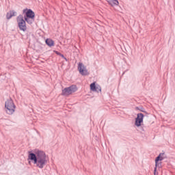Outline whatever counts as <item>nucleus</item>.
I'll return each instance as SVG.
<instances>
[{
	"mask_svg": "<svg viewBox=\"0 0 175 175\" xmlns=\"http://www.w3.org/2000/svg\"><path fill=\"white\" fill-rule=\"evenodd\" d=\"M27 161L29 164L33 162L39 169H43L45 165H47V157L46 152L40 150H36L34 152L32 151L28 152Z\"/></svg>",
	"mask_w": 175,
	"mask_h": 175,
	"instance_id": "nucleus-1",
	"label": "nucleus"
},
{
	"mask_svg": "<svg viewBox=\"0 0 175 175\" xmlns=\"http://www.w3.org/2000/svg\"><path fill=\"white\" fill-rule=\"evenodd\" d=\"M23 13L25 14L24 18L29 25L35 23V12L31 9H24Z\"/></svg>",
	"mask_w": 175,
	"mask_h": 175,
	"instance_id": "nucleus-2",
	"label": "nucleus"
},
{
	"mask_svg": "<svg viewBox=\"0 0 175 175\" xmlns=\"http://www.w3.org/2000/svg\"><path fill=\"white\" fill-rule=\"evenodd\" d=\"M6 114L9 116H12L16 111V105H14V102L12 98L8 99L5 102V109H4Z\"/></svg>",
	"mask_w": 175,
	"mask_h": 175,
	"instance_id": "nucleus-3",
	"label": "nucleus"
},
{
	"mask_svg": "<svg viewBox=\"0 0 175 175\" xmlns=\"http://www.w3.org/2000/svg\"><path fill=\"white\" fill-rule=\"evenodd\" d=\"M17 22H18V27L20 29V31H23V32H25L27 31V21L24 19V16L23 15L20 14L16 18Z\"/></svg>",
	"mask_w": 175,
	"mask_h": 175,
	"instance_id": "nucleus-4",
	"label": "nucleus"
},
{
	"mask_svg": "<svg viewBox=\"0 0 175 175\" xmlns=\"http://www.w3.org/2000/svg\"><path fill=\"white\" fill-rule=\"evenodd\" d=\"M76 91H77V86L76 85H72L70 87L65 88L62 90V95L67 96V95H72Z\"/></svg>",
	"mask_w": 175,
	"mask_h": 175,
	"instance_id": "nucleus-5",
	"label": "nucleus"
},
{
	"mask_svg": "<svg viewBox=\"0 0 175 175\" xmlns=\"http://www.w3.org/2000/svg\"><path fill=\"white\" fill-rule=\"evenodd\" d=\"M78 70L82 76H88L90 75V72H88V70H87V68L84 66V64L83 63L79 62L78 64Z\"/></svg>",
	"mask_w": 175,
	"mask_h": 175,
	"instance_id": "nucleus-6",
	"label": "nucleus"
},
{
	"mask_svg": "<svg viewBox=\"0 0 175 175\" xmlns=\"http://www.w3.org/2000/svg\"><path fill=\"white\" fill-rule=\"evenodd\" d=\"M144 120V114H143L142 113H137L135 122V126H137V128H139V126H142V124H143Z\"/></svg>",
	"mask_w": 175,
	"mask_h": 175,
	"instance_id": "nucleus-7",
	"label": "nucleus"
},
{
	"mask_svg": "<svg viewBox=\"0 0 175 175\" xmlns=\"http://www.w3.org/2000/svg\"><path fill=\"white\" fill-rule=\"evenodd\" d=\"M90 90L93 92H102V88L98 84H96V82H93L90 84Z\"/></svg>",
	"mask_w": 175,
	"mask_h": 175,
	"instance_id": "nucleus-8",
	"label": "nucleus"
},
{
	"mask_svg": "<svg viewBox=\"0 0 175 175\" xmlns=\"http://www.w3.org/2000/svg\"><path fill=\"white\" fill-rule=\"evenodd\" d=\"M17 16V12L14 10H10L6 14V18L7 20H10L12 17H14Z\"/></svg>",
	"mask_w": 175,
	"mask_h": 175,
	"instance_id": "nucleus-9",
	"label": "nucleus"
},
{
	"mask_svg": "<svg viewBox=\"0 0 175 175\" xmlns=\"http://www.w3.org/2000/svg\"><path fill=\"white\" fill-rule=\"evenodd\" d=\"M45 43L46 46H49V47H53L54 46V40L51 38H46Z\"/></svg>",
	"mask_w": 175,
	"mask_h": 175,
	"instance_id": "nucleus-10",
	"label": "nucleus"
},
{
	"mask_svg": "<svg viewBox=\"0 0 175 175\" xmlns=\"http://www.w3.org/2000/svg\"><path fill=\"white\" fill-rule=\"evenodd\" d=\"M163 155H165V152H161L160 153L155 159V161L157 162H159L163 161L164 158H163Z\"/></svg>",
	"mask_w": 175,
	"mask_h": 175,
	"instance_id": "nucleus-11",
	"label": "nucleus"
},
{
	"mask_svg": "<svg viewBox=\"0 0 175 175\" xmlns=\"http://www.w3.org/2000/svg\"><path fill=\"white\" fill-rule=\"evenodd\" d=\"M108 2L111 6H118L120 5L118 0H109Z\"/></svg>",
	"mask_w": 175,
	"mask_h": 175,
	"instance_id": "nucleus-12",
	"label": "nucleus"
},
{
	"mask_svg": "<svg viewBox=\"0 0 175 175\" xmlns=\"http://www.w3.org/2000/svg\"><path fill=\"white\" fill-rule=\"evenodd\" d=\"M136 110H139V111H142V113H145L146 114H148V112L146 111V109H144V107H136Z\"/></svg>",
	"mask_w": 175,
	"mask_h": 175,
	"instance_id": "nucleus-13",
	"label": "nucleus"
},
{
	"mask_svg": "<svg viewBox=\"0 0 175 175\" xmlns=\"http://www.w3.org/2000/svg\"><path fill=\"white\" fill-rule=\"evenodd\" d=\"M155 167H159V169H161V167H162V161H155Z\"/></svg>",
	"mask_w": 175,
	"mask_h": 175,
	"instance_id": "nucleus-14",
	"label": "nucleus"
},
{
	"mask_svg": "<svg viewBox=\"0 0 175 175\" xmlns=\"http://www.w3.org/2000/svg\"><path fill=\"white\" fill-rule=\"evenodd\" d=\"M53 53H55V54H56L57 55H59V57H60L61 55L62 54V53L58 52L57 51H53Z\"/></svg>",
	"mask_w": 175,
	"mask_h": 175,
	"instance_id": "nucleus-15",
	"label": "nucleus"
},
{
	"mask_svg": "<svg viewBox=\"0 0 175 175\" xmlns=\"http://www.w3.org/2000/svg\"><path fill=\"white\" fill-rule=\"evenodd\" d=\"M60 57H61L62 58H63V59H64V58H65V55H64V54H62V53L60 55Z\"/></svg>",
	"mask_w": 175,
	"mask_h": 175,
	"instance_id": "nucleus-16",
	"label": "nucleus"
},
{
	"mask_svg": "<svg viewBox=\"0 0 175 175\" xmlns=\"http://www.w3.org/2000/svg\"><path fill=\"white\" fill-rule=\"evenodd\" d=\"M155 173H157V167H154V174H155Z\"/></svg>",
	"mask_w": 175,
	"mask_h": 175,
	"instance_id": "nucleus-17",
	"label": "nucleus"
},
{
	"mask_svg": "<svg viewBox=\"0 0 175 175\" xmlns=\"http://www.w3.org/2000/svg\"><path fill=\"white\" fill-rule=\"evenodd\" d=\"M63 59H65V61L66 62H68V59L67 58H66L65 57H64V58Z\"/></svg>",
	"mask_w": 175,
	"mask_h": 175,
	"instance_id": "nucleus-18",
	"label": "nucleus"
},
{
	"mask_svg": "<svg viewBox=\"0 0 175 175\" xmlns=\"http://www.w3.org/2000/svg\"><path fill=\"white\" fill-rule=\"evenodd\" d=\"M154 175H158V172H155V174H154Z\"/></svg>",
	"mask_w": 175,
	"mask_h": 175,
	"instance_id": "nucleus-19",
	"label": "nucleus"
}]
</instances>
